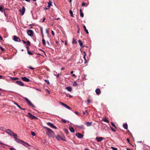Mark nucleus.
<instances>
[{
  "label": "nucleus",
  "mask_w": 150,
  "mask_h": 150,
  "mask_svg": "<svg viewBox=\"0 0 150 150\" xmlns=\"http://www.w3.org/2000/svg\"><path fill=\"white\" fill-rule=\"evenodd\" d=\"M44 128L46 129V134L49 137H53L55 134L54 132L49 128L46 127H45Z\"/></svg>",
  "instance_id": "1"
},
{
  "label": "nucleus",
  "mask_w": 150,
  "mask_h": 150,
  "mask_svg": "<svg viewBox=\"0 0 150 150\" xmlns=\"http://www.w3.org/2000/svg\"><path fill=\"white\" fill-rule=\"evenodd\" d=\"M27 116L28 117L30 118H31L32 119H37V118L36 117L33 115L32 114L29 112L28 113V115H27Z\"/></svg>",
  "instance_id": "2"
},
{
  "label": "nucleus",
  "mask_w": 150,
  "mask_h": 150,
  "mask_svg": "<svg viewBox=\"0 0 150 150\" xmlns=\"http://www.w3.org/2000/svg\"><path fill=\"white\" fill-rule=\"evenodd\" d=\"M5 132L10 135L12 136L13 134V132L9 129H7L5 130Z\"/></svg>",
  "instance_id": "3"
},
{
  "label": "nucleus",
  "mask_w": 150,
  "mask_h": 150,
  "mask_svg": "<svg viewBox=\"0 0 150 150\" xmlns=\"http://www.w3.org/2000/svg\"><path fill=\"white\" fill-rule=\"evenodd\" d=\"M25 9L24 7H23L21 9L19 10V12L21 13V15H23L25 12Z\"/></svg>",
  "instance_id": "4"
},
{
  "label": "nucleus",
  "mask_w": 150,
  "mask_h": 150,
  "mask_svg": "<svg viewBox=\"0 0 150 150\" xmlns=\"http://www.w3.org/2000/svg\"><path fill=\"white\" fill-rule=\"evenodd\" d=\"M27 34L29 36H32L33 35L34 32L32 30H28Z\"/></svg>",
  "instance_id": "5"
},
{
  "label": "nucleus",
  "mask_w": 150,
  "mask_h": 150,
  "mask_svg": "<svg viewBox=\"0 0 150 150\" xmlns=\"http://www.w3.org/2000/svg\"><path fill=\"white\" fill-rule=\"evenodd\" d=\"M59 103L62 106H64L66 108H67L71 110V108L70 107H69L68 105H67L63 103L60 102Z\"/></svg>",
  "instance_id": "6"
},
{
  "label": "nucleus",
  "mask_w": 150,
  "mask_h": 150,
  "mask_svg": "<svg viewBox=\"0 0 150 150\" xmlns=\"http://www.w3.org/2000/svg\"><path fill=\"white\" fill-rule=\"evenodd\" d=\"M47 124L48 125L50 126L52 128L55 129H57V127L56 126H54L50 122H47Z\"/></svg>",
  "instance_id": "7"
},
{
  "label": "nucleus",
  "mask_w": 150,
  "mask_h": 150,
  "mask_svg": "<svg viewBox=\"0 0 150 150\" xmlns=\"http://www.w3.org/2000/svg\"><path fill=\"white\" fill-rule=\"evenodd\" d=\"M25 99L26 100V101L28 102V104L30 105H31L33 107L35 108V106L31 102L29 101L27 98H25Z\"/></svg>",
  "instance_id": "8"
},
{
  "label": "nucleus",
  "mask_w": 150,
  "mask_h": 150,
  "mask_svg": "<svg viewBox=\"0 0 150 150\" xmlns=\"http://www.w3.org/2000/svg\"><path fill=\"white\" fill-rule=\"evenodd\" d=\"M21 78L23 81L25 82H28L30 81V80L29 79L25 77H21Z\"/></svg>",
  "instance_id": "9"
},
{
  "label": "nucleus",
  "mask_w": 150,
  "mask_h": 150,
  "mask_svg": "<svg viewBox=\"0 0 150 150\" xmlns=\"http://www.w3.org/2000/svg\"><path fill=\"white\" fill-rule=\"evenodd\" d=\"M76 136L79 138H82L83 137V135L79 133H78L76 134Z\"/></svg>",
  "instance_id": "10"
},
{
  "label": "nucleus",
  "mask_w": 150,
  "mask_h": 150,
  "mask_svg": "<svg viewBox=\"0 0 150 150\" xmlns=\"http://www.w3.org/2000/svg\"><path fill=\"white\" fill-rule=\"evenodd\" d=\"M95 92L96 94L98 95H99L100 93V90L99 88L96 89L95 91Z\"/></svg>",
  "instance_id": "11"
},
{
  "label": "nucleus",
  "mask_w": 150,
  "mask_h": 150,
  "mask_svg": "<svg viewBox=\"0 0 150 150\" xmlns=\"http://www.w3.org/2000/svg\"><path fill=\"white\" fill-rule=\"evenodd\" d=\"M96 139L98 142H99L102 141L103 139V138L102 137H96Z\"/></svg>",
  "instance_id": "12"
},
{
  "label": "nucleus",
  "mask_w": 150,
  "mask_h": 150,
  "mask_svg": "<svg viewBox=\"0 0 150 150\" xmlns=\"http://www.w3.org/2000/svg\"><path fill=\"white\" fill-rule=\"evenodd\" d=\"M78 42L80 46L82 47L83 48V47H84V45H83V42H82V41L81 40H78Z\"/></svg>",
  "instance_id": "13"
},
{
  "label": "nucleus",
  "mask_w": 150,
  "mask_h": 150,
  "mask_svg": "<svg viewBox=\"0 0 150 150\" xmlns=\"http://www.w3.org/2000/svg\"><path fill=\"white\" fill-rule=\"evenodd\" d=\"M26 48L27 49V52H28V54L30 55H33V53L29 51V49H28V47H26Z\"/></svg>",
  "instance_id": "14"
},
{
  "label": "nucleus",
  "mask_w": 150,
  "mask_h": 150,
  "mask_svg": "<svg viewBox=\"0 0 150 150\" xmlns=\"http://www.w3.org/2000/svg\"><path fill=\"white\" fill-rule=\"evenodd\" d=\"M13 40L15 41H18L19 38L16 36H13Z\"/></svg>",
  "instance_id": "15"
},
{
  "label": "nucleus",
  "mask_w": 150,
  "mask_h": 150,
  "mask_svg": "<svg viewBox=\"0 0 150 150\" xmlns=\"http://www.w3.org/2000/svg\"><path fill=\"white\" fill-rule=\"evenodd\" d=\"M61 137L59 135H57V136H56V138L58 141H60L61 139Z\"/></svg>",
  "instance_id": "16"
},
{
  "label": "nucleus",
  "mask_w": 150,
  "mask_h": 150,
  "mask_svg": "<svg viewBox=\"0 0 150 150\" xmlns=\"http://www.w3.org/2000/svg\"><path fill=\"white\" fill-rule=\"evenodd\" d=\"M103 120L108 123H109L110 122L106 118V117H104L103 118Z\"/></svg>",
  "instance_id": "17"
},
{
  "label": "nucleus",
  "mask_w": 150,
  "mask_h": 150,
  "mask_svg": "<svg viewBox=\"0 0 150 150\" xmlns=\"http://www.w3.org/2000/svg\"><path fill=\"white\" fill-rule=\"evenodd\" d=\"M92 122H86L85 123V124L88 127L91 126L92 124Z\"/></svg>",
  "instance_id": "18"
},
{
  "label": "nucleus",
  "mask_w": 150,
  "mask_h": 150,
  "mask_svg": "<svg viewBox=\"0 0 150 150\" xmlns=\"http://www.w3.org/2000/svg\"><path fill=\"white\" fill-rule=\"evenodd\" d=\"M69 129L70 131L71 132H75V130L74 128L72 127H69Z\"/></svg>",
  "instance_id": "19"
},
{
  "label": "nucleus",
  "mask_w": 150,
  "mask_h": 150,
  "mask_svg": "<svg viewBox=\"0 0 150 150\" xmlns=\"http://www.w3.org/2000/svg\"><path fill=\"white\" fill-rule=\"evenodd\" d=\"M123 127L125 129H127L128 128L127 125L126 123H124L123 124Z\"/></svg>",
  "instance_id": "20"
},
{
  "label": "nucleus",
  "mask_w": 150,
  "mask_h": 150,
  "mask_svg": "<svg viewBox=\"0 0 150 150\" xmlns=\"http://www.w3.org/2000/svg\"><path fill=\"white\" fill-rule=\"evenodd\" d=\"M80 16L82 17H83V13L82 12V10L81 9H80Z\"/></svg>",
  "instance_id": "21"
},
{
  "label": "nucleus",
  "mask_w": 150,
  "mask_h": 150,
  "mask_svg": "<svg viewBox=\"0 0 150 150\" xmlns=\"http://www.w3.org/2000/svg\"><path fill=\"white\" fill-rule=\"evenodd\" d=\"M66 89L69 92H71L72 90V88L70 87H67L66 88Z\"/></svg>",
  "instance_id": "22"
},
{
  "label": "nucleus",
  "mask_w": 150,
  "mask_h": 150,
  "mask_svg": "<svg viewBox=\"0 0 150 150\" xmlns=\"http://www.w3.org/2000/svg\"><path fill=\"white\" fill-rule=\"evenodd\" d=\"M83 27L85 30V31L87 34H88L89 33L88 30L86 29V27L85 25L83 26Z\"/></svg>",
  "instance_id": "23"
},
{
  "label": "nucleus",
  "mask_w": 150,
  "mask_h": 150,
  "mask_svg": "<svg viewBox=\"0 0 150 150\" xmlns=\"http://www.w3.org/2000/svg\"><path fill=\"white\" fill-rule=\"evenodd\" d=\"M14 138H15L16 139H17L18 137V135L16 134H14V133H13V135Z\"/></svg>",
  "instance_id": "24"
},
{
  "label": "nucleus",
  "mask_w": 150,
  "mask_h": 150,
  "mask_svg": "<svg viewBox=\"0 0 150 150\" xmlns=\"http://www.w3.org/2000/svg\"><path fill=\"white\" fill-rule=\"evenodd\" d=\"M52 1H50L49 2H48V6L50 7V6H51L52 5Z\"/></svg>",
  "instance_id": "25"
},
{
  "label": "nucleus",
  "mask_w": 150,
  "mask_h": 150,
  "mask_svg": "<svg viewBox=\"0 0 150 150\" xmlns=\"http://www.w3.org/2000/svg\"><path fill=\"white\" fill-rule=\"evenodd\" d=\"M77 42L75 40V39L74 38H73V41L72 43L73 44H76L77 43Z\"/></svg>",
  "instance_id": "26"
},
{
  "label": "nucleus",
  "mask_w": 150,
  "mask_h": 150,
  "mask_svg": "<svg viewBox=\"0 0 150 150\" xmlns=\"http://www.w3.org/2000/svg\"><path fill=\"white\" fill-rule=\"evenodd\" d=\"M69 13L71 15V16L72 17H74V16H73V12L71 10H70L69 11Z\"/></svg>",
  "instance_id": "27"
},
{
  "label": "nucleus",
  "mask_w": 150,
  "mask_h": 150,
  "mask_svg": "<svg viewBox=\"0 0 150 150\" xmlns=\"http://www.w3.org/2000/svg\"><path fill=\"white\" fill-rule=\"evenodd\" d=\"M64 132L66 134H67L69 133V131L67 129H65L64 130Z\"/></svg>",
  "instance_id": "28"
},
{
  "label": "nucleus",
  "mask_w": 150,
  "mask_h": 150,
  "mask_svg": "<svg viewBox=\"0 0 150 150\" xmlns=\"http://www.w3.org/2000/svg\"><path fill=\"white\" fill-rule=\"evenodd\" d=\"M11 79L12 80L14 81V80H17L18 79V78L12 77V78H11Z\"/></svg>",
  "instance_id": "29"
},
{
  "label": "nucleus",
  "mask_w": 150,
  "mask_h": 150,
  "mask_svg": "<svg viewBox=\"0 0 150 150\" xmlns=\"http://www.w3.org/2000/svg\"><path fill=\"white\" fill-rule=\"evenodd\" d=\"M42 43L44 45H45V44H46V42H45V40L43 39H42Z\"/></svg>",
  "instance_id": "30"
},
{
  "label": "nucleus",
  "mask_w": 150,
  "mask_h": 150,
  "mask_svg": "<svg viewBox=\"0 0 150 150\" xmlns=\"http://www.w3.org/2000/svg\"><path fill=\"white\" fill-rule=\"evenodd\" d=\"M26 43V45L27 46V47H28V46L30 45V42L29 41H28Z\"/></svg>",
  "instance_id": "31"
},
{
  "label": "nucleus",
  "mask_w": 150,
  "mask_h": 150,
  "mask_svg": "<svg viewBox=\"0 0 150 150\" xmlns=\"http://www.w3.org/2000/svg\"><path fill=\"white\" fill-rule=\"evenodd\" d=\"M19 85L21 86H24V84L21 81H19Z\"/></svg>",
  "instance_id": "32"
},
{
  "label": "nucleus",
  "mask_w": 150,
  "mask_h": 150,
  "mask_svg": "<svg viewBox=\"0 0 150 150\" xmlns=\"http://www.w3.org/2000/svg\"><path fill=\"white\" fill-rule=\"evenodd\" d=\"M83 58V59H84L85 60L84 63L86 64V63H87V60L86 59V57H85V55H84Z\"/></svg>",
  "instance_id": "33"
},
{
  "label": "nucleus",
  "mask_w": 150,
  "mask_h": 150,
  "mask_svg": "<svg viewBox=\"0 0 150 150\" xmlns=\"http://www.w3.org/2000/svg\"><path fill=\"white\" fill-rule=\"evenodd\" d=\"M45 82L47 84V85H49L50 84V83L49 82V81L47 80H45Z\"/></svg>",
  "instance_id": "34"
},
{
  "label": "nucleus",
  "mask_w": 150,
  "mask_h": 150,
  "mask_svg": "<svg viewBox=\"0 0 150 150\" xmlns=\"http://www.w3.org/2000/svg\"><path fill=\"white\" fill-rule=\"evenodd\" d=\"M78 127L81 129H84V126L83 125H81L80 126H78Z\"/></svg>",
  "instance_id": "35"
},
{
  "label": "nucleus",
  "mask_w": 150,
  "mask_h": 150,
  "mask_svg": "<svg viewBox=\"0 0 150 150\" xmlns=\"http://www.w3.org/2000/svg\"><path fill=\"white\" fill-rule=\"evenodd\" d=\"M61 140H63V141H65L66 140H65V137H64V136H63V137H61Z\"/></svg>",
  "instance_id": "36"
},
{
  "label": "nucleus",
  "mask_w": 150,
  "mask_h": 150,
  "mask_svg": "<svg viewBox=\"0 0 150 150\" xmlns=\"http://www.w3.org/2000/svg\"><path fill=\"white\" fill-rule=\"evenodd\" d=\"M111 124L113 126L115 127V128H116V127L114 123L113 122H111Z\"/></svg>",
  "instance_id": "37"
},
{
  "label": "nucleus",
  "mask_w": 150,
  "mask_h": 150,
  "mask_svg": "<svg viewBox=\"0 0 150 150\" xmlns=\"http://www.w3.org/2000/svg\"><path fill=\"white\" fill-rule=\"evenodd\" d=\"M40 29L41 33H43V29L42 27H40Z\"/></svg>",
  "instance_id": "38"
},
{
  "label": "nucleus",
  "mask_w": 150,
  "mask_h": 150,
  "mask_svg": "<svg viewBox=\"0 0 150 150\" xmlns=\"http://www.w3.org/2000/svg\"><path fill=\"white\" fill-rule=\"evenodd\" d=\"M77 85V84L76 82H74L73 84V86H75Z\"/></svg>",
  "instance_id": "39"
},
{
  "label": "nucleus",
  "mask_w": 150,
  "mask_h": 150,
  "mask_svg": "<svg viewBox=\"0 0 150 150\" xmlns=\"http://www.w3.org/2000/svg\"><path fill=\"white\" fill-rule=\"evenodd\" d=\"M31 134L33 136H35V134L34 132H31Z\"/></svg>",
  "instance_id": "40"
},
{
  "label": "nucleus",
  "mask_w": 150,
  "mask_h": 150,
  "mask_svg": "<svg viewBox=\"0 0 150 150\" xmlns=\"http://www.w3.org/2000/svg\"><path fill=\"white\" fill-rule=\"evenodd\" d=\"M110 128L111 129V130L112 131H113V132H115L116 131L115 129H113L112 127H110Z\"/></svg>",
  "instance_id": "41"
},
{
  "label": "nucleus",
  "mask_w": 150,
  "mask_h": 150,
  "mask_svg": "<svg viewBox=\"0 0 150 150\" xmlns=\"http://www.w3.org/2000/svg\"><path fill=\"white\" fill-rule=\"evenodd\" d=\"M62 121L64 123H66L67 122L66 120L63 119H62Z\"/></svg>",
  "instance_id": "42"
},
{
  "label": "nucleus",
  "mask_w": 150,
  "mask_h": 150,
  "mask_svg": "<svg viewBox=\"0 0 150 150\" xmlns=\"http://www.w3.org/2000/svg\"><path fill=\"white\" fill-rule=\"evenodd\" d=\"M28 68L32 70H33L35 69L34 68L32 67L31 66H29V67H28Z\"/></svg>",
  "instance_id": "43"
},
{
  "label": "nucleus",
  "mask_w": 150,
  "mask_h": 150,
  "mask_svg": "<svg viewBox=\"0 0 150 150\" xmlns=\"http://www.w3.org/2000/svg\"><path fill=\"white\" fill-rule=\"evenodd\" d=\"M111 148L113 150H117V149L115 148H114L113 147H111Z\"/></svg>",
  "instance_id": "44"
},
{
  "label": "nucleus",
  "mask_w": 150,
  "mask_h": 150,
  "mask_svg": "<svg viewBox=\"0 0 150 150\" xmlns=\"http://www.w3.org/2000/svg\"><path fill=\"white\" fill-rule=\"evenodd\" d=\"M50 7L48 6L45 7V9L46 10L49 9V8H50Z\"/></svg>",
  "instance_id": "45"
},
{
  "label": "nucleus",
  "mask_w": 150,
  "mask_h": 150,
  "mask_svg": "<svg viewBox=\"0 0 150 150\" xmlns=\"http://www.w3.org/2000/svg\"><path fill=\"white\" fill-rule=\"evenodd\" d=\"M0 48L1 49V50L2 51H4V49L2 47H1V46H0Z\"/></svg>",
  "instance_id": "46"
},
{
  "label": "nucleus",
  "mask_w": 150,
  "mask_h": 150,
  "mask_svg": "<svg viewBox=\"0 0 150 150\" xmlns=\"http://www.w3.org/2000/svg\"><path fill=\"white\" fill-rule=\"evenodd\" d=\"M87 102H88V103H91V100L90 99H88V100H87Z\"/></svg>",
  "instance_id": "47"
},
{
  "label": "nucleus",
  "mask_w": 150,
  "mask_h": 150,
  "mask_svg": "<svg viewBox=\"0 0 150 150\" xmlns=\"http://www.w3.org/2000/svg\"><path fill=\"white\" fill-rule=\"evenodd\" d=\"M3 9V8L1 6H0V11H2Z\"/></svg>",
  "instance_id": "48"
},
{
  "label": "nucleus",
  "mask_w": 150,
  "mask_h": 150,
  "mask_svg": "<svg viewBox=\"0 0 150 150\" xmlns=\"http://www.w3.org/2000/svg\"><path fill=\"white\" fill-rule=\"evenodd\" d=\"M51 33H52V35H53L54 36V32L53 30H52Z\"/></svg>",
  "instance_id": "49"
},
{
  "label": "nucleus",
  "mask_w": 150,
  "mask_h": 150,
  "mask_svg": "<svg viewBox=\"0 0 150 150\" xmlns=\"http://www.w3.org/2000/svg\"><path fill=\"white\" fill-rule=\"evenodd\" d=\"M83 55H85V57H86V53L85 52H83Z\"/></svg>",
  "instance_id": "50"
},
{
  "label": "nucleus",
  "mask_w": 150,
  "mask_h": 150,
  "mask_svg": "<svg viewBox=\"0 0 150 150\" xmlns=\"http://www.w3.org/2000/svg\"><path fill=\"white\" fill-rule=\"evenodd\" d=\"M85 4L84 2H83L82 4V6H85Z\"/></svg>",
  "instance_id": "51"
},
{
  "label": "nucleus",
  "mask_w": 150,
  "mask_h": 150,
  "mask_svg": "<svg viewBox=\"0 0 150 150\" xmlns=\"http://www.w3.org/2000/svg\"><path fill=\"white\" fill-rule=\"evenodd\" d=\"M74 113L77 115H79V113L75 111Z\"/></svg>",
  "instance_id": "52"
},
{
  "label": "nucleus",
  "mask_w": 150,
  "mask_h": 150,
  "mask_svg": "<svg viewBox=\"0 0 150 150\" xmlns=\"http://www.w3.org/2000/svg\"><path fill=\"white\" fill-rule=\"evenodd\" d=\"M10 150H15V149L13 148H10Z\"/></svg>",
  "instance_id": "53"
},
{
  "label": "nucleus",
  "mask_w": 150,
  "mask_h": 150,
  "mask_svg": "<svg viewBox=\"0 0 150 150\" xmlns=\"http://www.w3.org/2000/svg\"><path fill=\"white\" fill-rule=\"evenodd\" d=\"M0 144L2 145H5L2 142H1L0 141Z\"/></svg>",
  "instance_id": "54"
},
{
  "label": "nucleus",
  "mask_w": 150,
  "mask_h": 150,
  "mask_svg": "<svg viewBox=\"0 0 150 150\" xmlns=\"http://www.w3.org/2000/svg\"><path fill=\"white\" fill-rule=\"evenodd\" d=\"M41 34L42 37V38H43L44 37V35H43V33H41Z\"/></svg>",
  "instance_id": "55"
},
{
  "label": "nucleus",
  "mask_w": 150,
  "mask_h": 150,
  "mask_svg": "<svg viewBox=\"0 0 150 150\" xmlns=\"http://www.w3.org/2000/svg\"><path fill=\"white\" fill-rule=\"evenodd\" d=\"M45 31H46V33H47L48 34L49 33V32L48 31H47V30L46 29L45 30Z\"/></svg>",
  "instance_id": "56"
},
{
  "label": "nucleus",
  "mask_w": 150,
  "mask_h": 150,
  "mask_svg": "<svg viewBox=\"0 0 150 150\" xmlns=\"http://www.w3.org/2000/svg\"><path fill=\"white\" fill-rule=\"evenodd\" d=\"M45 18H43V21H42V22H44L45 21Z\"/></svg>",
  "instance_id": "57"
},
{
  "label": "nucleus",
  "mask_w": 150,
  "mask_h": 150,
  "mask_svg": "<svg viewBox=\"0 0 150 150\" xmlns=\"http://www.w3.org/2000/svg\"><path fill=\"white\" fill-rule=\"evenodd\" d=\"M22 41L23 42V43L25 44H26L27 43L25 41H23V40H22Z\"/></svg>",
  "instance_id": "58"
},
{
  "label": "nucleus",
  "mask_w": 150,
  "mask_h": 150,
  "mask_svg": "<svg viewBox=\"0 0 150 150\" xmlns=\"http://www.w3.org/2000/svg\"><path fill=\"white\" fill-rule=\"evenodd\" d=\"M65 45H67V41H65Z\"/></svg>",
  "instance_id": "59"
},
{
  "label": "nucleus",
  "mask_w": 150,
  "mask_h": 150,
  "mask_svg": "<svg viewBox=\"0 0 150 150\" xmlns=\"http://www.w3.org/2000/svg\"><path fill=\"white\" fill-rule=\"evenodd\" d=\"M16 83H17L18 84H19V81H16Z\"/></svg>",
  "instance_id": "60"
},
{
  "label": "nucleus",
  "mask_w": 150,
  "mask_h": 150,
  "mask_svg": "<svg viewBox=\"0 0 150 150\" xmlns=\"http://www.w3.org/2000/svg\"><path fill=\"white\" fill-rule=\"evenodd\" d=\"M69 97H70V98H71L72 97V96H71V95H69Z\"/></svg>",
  "instance_id": "61"
},
{
  "label": "nucleus",
  "mask_w": 150,
  "mask_h": 150,
  "mask_svg": "<svg viewBox=\"0 0 150 150\" xmlns=\"http://www.w3.org/2000/svg\"><path fill=\"white\" fill-rule=\"evenodd\" d=\"M126 140L128 142H129V139L128 138H127Z\"/></svg>",
  "instance_id": "62"
},
{
  "label": "nucleus",
  "mask_w": 150,
  "mask_h": 150,
  "mask_svg": "<svg viewBox=\"0 0 150 150\" xmlns=\"http://www.w3.org/2000/svg\"><path fill=\"white\" fill-rule=\"evenodd\" d=\"M85 150H90L87 148H86L85 149Z\"/></svg>",
  "instance_id": "63"
},
{
  "label": "nucleus",
  "mask_w": 150,
  "mask_h": 150,
  "mask_svg": "<svg viewBox=\"0 0 150 150\" xmlns=\"http://www.w3.org/2000/svg\"><path fill=\"white\" fill-rule=\"evenodd\" d=\"M127 149V150H132L131 149H128V148Z\"/></svg>",
  "instance_id": "64"
}]
</instances>
